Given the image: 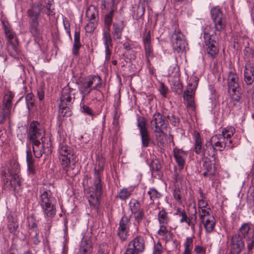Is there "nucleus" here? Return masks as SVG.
Masks as SVG:
<instances>
[{"label": "nucleus", "instance_id": "1", "mask_svg": "<svg viewBox=\"0 0 254 254\" xmlns=\"http://www.w3.org/2000/svg\"><path fill=\"white\" fill-rule=\"evenodd\" d=\"M44 8L43 12L50 15L52 12L50 7L47 6L46 7H45L41 4H33L27 11V14L29 18V31L32 36L34 37L36 42H38L41 38V32L39 28L38 19Z\"/></svg>", "mask_w": 254, "mask_h": 254}, {"label": "nucleus", "instance_id": "2", "mask_svg": "<svg viewBox=\"0 0 254 254\" xmlns=\"http://www.w3.org/2000/svg\"><path fill=\"white\" fill-rule=\"evenodd\" d=\"M92 181V186L88 188L87 191V198L91 208L97 209L100 204V197L103 193L101 176L94 175Z\"/></svg>", "mask_w": 254, "mask_h": 254}, {"label": "nucleus", "instance_id": "3", "mask_svg": "<svg viewBox=\"0 0 254 254\" xmlns=\"http://www.w3.org/2000/svg\"><path fill=\"white\" fill-rule=\"evenodd\" d=\"M194 151L197 154H201L203 156V158H209L213 159L215 162V151L216 148L213 145V141L215 140V137H212L211 139L207 141L205 144L202 146V141L200 138V134L196 132L194 136Z\"/></svg>", "mask_w": 254, "mask_h": 254}, {"label": "nucleus", "instance_id": "4", "mask_svg": "<svg viewBox=\"0 0 254 254\" xmlns=\"http://www.w3.org/2000/svg\"><path fill=\"white\" fill-rule=\"evenodd\" d=\"M38 203L45 217L53 218L56 214V200L50 190L40 191Z\"/></svg>", "mask_w": 254, "mask_h": 254}, {"label": "nucleus", "instance_id": "5", "mask_svg": "<svg viewBox=\"0 0 254 254\" xmlns=\"http://www.w3.org/2000/svg\"><path fill=\"white\" fill-rule=\"evenodd\" d=\"M204 39L206 53L212 58H214L219 53V44L216 34L210 26H207L204 28Z\"/></svg>", "mask_w": 254, "mask_h": 254}, {"label": "nucleus", "instance_id": "6", "mask_svg": "<svg viewBox=\"0 0 254 254\" xmlns=\"http://www.w3.org/2000/svg\"><path fill=\"white\" fill-rule=\"evenodd\" d=\"M59 159L62 166L65 171L67 176L72 177L75 175L76 173L71 174L69 167L70 164V159L73 155L72 149L64 143H61L59 147Z\"/></svg>", "mask_w": 254, "mask_h": 254}, {"label": "nucleus", "instance_id": "7", "mask_svg": "<svg viewBox=\"0 0 254 254\" xmlns=\"http://www.w3.org/2000/svg\"><path fill=\"white\" fill-rule=\"evenodd\" d=\"M169 36L174 51L179 53L186 51L188 44L185 36L179 28L175 26L170 32Z\"/></svg>", "mask_w": 254, "mask_h": 254}, {"label": "nucleus", "instance_id": "8", "mask_svg": "<svg viewBox=\"0 0 254 254\" xmlns=\"http://www.w3.org/2000/svg\"><path fill=\"white\" fill-rule=\"evenodd\" d=\"M145 248V242L144 237L138 235L128 243L124 254H140L144 252Z\"/></svg>", "mask_w": 254, "mask_h": 254}, {"label": "nucleus", "instance_id": "9", "mask_svg": "<svg viewBox=\"0 0 254 254\" xmlns=\"http://www.w3.org/2000/svg\"><path fill=\"white\" fill-rule=\"evenodd\" d=\"M211 18L214 24L215 30L221 32L226 27V16L218 7H215L210 11Z\"/></svg>", "mask_w": 254, "mask_h": 254}, {"label": "nucleus", "instance_id": "10", "mask_svg": "<svg viewBox=\"0 0 254 254\" xmlns=\"http://www.w3.org/2000/svg\"><path fill=\"white\" fill-rule=\"evenodd\" d=\"M45 130L37 121H33L30 125L28 137L31 142L41 141L44 142Z\"/></svg>", "mask_w": 254, "mask_h": 254}, {"label": "nucleus", "instance_id": "11", "mask_svg": "<svg viewBox=\"0 0 254 254\" xmlns=\"http://www.w3.org/2000/svg\"><path fill=\"white\" fill-rule=\"evenodd\" d=\"M137 127L139 129V133L141 136L142 145L144 147L149 146L151 142V138L149 131L146 127V119L141 116L137 119Z\"/></svg>", "mask_w": 254, "mask_h": 254}, {"label": "nucleus", "instance_id": "12", "mask_svg": "<svg viewBox=\"0 0 254 254\" xmlns=\"http://www.w3.org/2000/svg\"><path fill=\"white\" fill-rule=\"evenodd\" d=\"M166 117L160 113H156L153 116L150 122V127L154 132L163 133L168 126Z\"/></svg>", "mask_w": 254, "mask_h": 254}, {"label": "nucleus", "instance_id": "13", "mask_svg": "<svg viewBox=\"0 0 254 254\" xmlns=\"http://www.w3.org/2000/svg\"><path fill=\"white\" fill-rule=\"evenodd\" d=\"M130 217L124 215L120 219L117 230V235L121 242H125L129 236Z\"/></svg>", "mask_w": 254, "mask_h": 254}, {"label": "nucleus", "instance_id": "14", "mask_svg": "<svg viewBox=\"0 0 254 254\" xmlns=\"http://www.w3.org/2000/svg\"><path fill=\"white\" fill-rule=\"evenodd\" d=\"M229 247L234 254H240L245 249V242L240 234H236L231 237Z\"/></svg>", "mask_w": 254, "mask_h": 254}, {"label": "nucleus", "instance_id": "15", "mask_svg": "<svg viewBox=\"0 0 254 254\" xmlns=\"http://www.w3.org/2000/svg\"><path fill=\"white\" fill-rule=\"evenodd\" d=\"M73 89L69 87H65L63 89L61 93V102L59 107L71 106L73 100L72 98V91Z\"/></svg>", "mask_w": 254, "mask_h": 254}, {"label": "nucleus", "instance_id": "16", "mask_svg": "<svg viewBox=\"0 0 254 254\" xmlns=\"http://www.w3.org/2000/svg\"><path fill=\"white\" fill-rule=\"evenodd\" d=\"M197 85V83H196L193 85V87H191V85H190V86L187 88V90L185 91L184 93V99L185 101V104H187L188 107L194 108V96Z\"/></svg>", "mask_w": 254, "mask_h": 254}, {"label": "nucleus", "instance_id": "17", "mask_svg": "<svg viewBox=\"0 0 254 254\" xmlns=\"http://www.w3.org/2000/svg\"><path fill=\"white\" fill-rule=\"evenodd\" d=\"M227 80L229 92L235 91L237 89H240L238 82L239 77L235 70L228 72Z\"/></svg>", "mask_w": 254, "mask_h": 254}, {"label": "nucleus", "instance_id": "18", "mask_svg": "<svg viewBox=\"0 0 254 254\" xmlns=\"http://www.w3.org/2000/svg\"><path fill=\"white\" fill-rule=\"evenodd\" d=\"M215 162L211 158H203V168L205 170L203 173V176L205 177H209L210 179L215 176L216 171L215 167L214 165Z\"/></svg>", "mask_w": 254, "mask_h": 254}, {"label": "nucleus", "instance_id": "19", "mask_svg": "<svg viewBox=\"0 0 254 254\" xmlns=\"http://www.w3.org/2000/svg\"><path fill=\"white\" fill-rule=\"evenodd\" d=\"M92 250L91 241L87 237H83L80 242L77 254H91Z\"/></svg>", "mask_w": 254, "mask_h": 254}, {"label": "nucleus", "instance_id": "20", "mask_svg": "<svg viewBox=\"0 0 254 254\" xmlns=\"http://www.w3.org/2000/svg\"><path fill=\"white\" fill-rule=\"evenodd\" d=\"M244 80L247 85H251L254 81V67L250 63H247L246 65Z\"/></svg>", "mask_w": 254, "mask_h": 254}, {"label": "nucleus", "instance_id": "21", "mask_svg": "<svg viewBox=\"0 0 254 254\" xmlns=\"http://www.w3.org/2000/svg\"><path fill=\"white\" fill-rule=\"evenodd\" d=\"M125 27V24L124 21H121L119 23H114L113 24V31L112 34L114 36V39H121L122 37V33Z\"/></svg>", "mask_w": 254, "mask_h": 254}, {"label": "nucleus", "instance_id": "22", "mask_svg": "<svg viewBox=\"0 0 254 254\" xmlns=\"http://www.w3.org/2000/svg\"><path fill=\"white\" fill-rule=\"evenodd\" d=\"M92 90V86L86 78L81 82L79 90L80 93L82 95V100H83L85 98V97L88 95Z\"/></svg>", "mask_w": 254, "mask_h": 254}, {"label": "nucleus", "instance_id": "23", "mask_svg": "<svg viewBox=\"0 0 254 254\" xmlns=\"http://www.w3.org/2000/svg\"><path fill=\"white\" fill-rule=\"evenodd\" d=\"M32 143L33 145V152L35 157L37 158H41L45 151L44 142L35 141L34 142H32Z\"/></svg>", "mask_w": 254, "mask_h": 254}, {"label": "nucleus", "instance_id": "24", "mask_svg": "<svg viewBox=\"0 0 254 254\" xmlns=\"http://www.w3.org/2000/svg\"><path fill=\"white\" fill-rule=\"evenodd\" d=\"M3 28L5 35L7 39L8 43L14 42L13 41H18L16 34L12 31L11 27L3 22Z\"/></svg>", "mask_w": 254, "mask_h": 254}, {"label": "nucleus", "instance_id": "25", "mask_svg": "<svg viewBox=\"0 0 254 254\" xmlns=\"http://www.w3.org/2000/svg\"><path fill=\"white\" fill-rule=\"evenodd\" d=\"M80 36L79 30H75L74 35L73 44L72 49V54L74 55L77 56L79 54V50L82 46L80 43Z\"/></svg>", "mask_w": 254, "mask_h": 254}, {"label": "nucleus", "instance_id": "26", "mask_svg": "<svg viewBox=\"0 0 254 254\" xmlns=\"http://www.w3.org/2000/svg\"><path fill=\"white\" fill-rule=\"evenodd\" d=\"M241 89H237L236 91H231L229 92L231 95V100L230 104L232 105H230L231 107H233L235 106H237L238 103H241V99H242V95L240 92Z\"/></svg>", "mask_w": 254, "mask_h": 254}, {"label": "nucleus", "instance_id": "27", "mask_svg": "<svg viewBox=\"0 0 254 254\" xmlns=\"http://www.w3.org/2000/svg\"><path fill=\"white\" fill-rule=\"evenodd\" d=\"M212 137H215V139L217 138L218 139V141L213 143L214 147L216 148V151L219 150L220 151H222L225 149L226 146H229V145L225 141L224 137H223L221 134H216Z\"/></svg>", "mask_w": 254, "mask_h": 254}, {"label": "nucleus", "instance_id": "28", "mask_svg": "<svg viewBox=\"0 0 254 254\" xmlns=\"http://www.w3.org/2000/svg\"><path fill=\"white\" fill-rule=\"evenodd\" d=\"M93 90L101 88L102 82V79L99 75H91L86 78Z\"/></svg>", "mask_w": 254, "mask_h": 254}, {"label": "nucleus", "instance_id": "29", "mask_svg": "<svg viewBox=\"0 0 254 254\" xmlns=\"http://www.w3.org/2000/svg\"><path fill=\"white\" fill-rule=\"evenodd\" d=\"M207 233H211L215 226V219L213 216H209L202 222Z\"/></svg>", "mask_w": 254, "mask_h": 254}, {"label": "nucleus", "instance_id": "30", "mask_svg": "<svg viewBox=\"0 0 254 254\" xmlns=\"http://www.w3.org/2000/svg\"><path fill=\"white\" fill-rule=\"evenodd\" d=\"M12 43H7V50L11 56L16 57L18 56L19 49L18 41Z\"/></svg>", "mask_w": 254, "mask_h": 254}, {"label": "nucleus", "instance_id": "31", "mask_svg": "<svg viewBox=\"0 0 254 254\" xmlns=\"http://www.w3.org/2000/svg\"><path fill=\"white\" fill-rule=\"evenodd\" d=\"M158 220L160 224H167L170 220L168 213L166 210L162 209L159 212L158 214Z\"/></svg>", "mask_w": 254, "mask_h": 254}, {"label": "nucleus", "instance_id": "32", "mask_svg": "<svg viewBox=\"0 0 254 254\" xmlns=\"http://www.w3.org/2000/svg\"><path fill=\"white\" fill-rule=\"evenodd\" d=\"M7 218L8 219V229L10 233L15 234L18 227L16 220L13 216H8Z\"/></svg>", "mask_w": 254, "mask_h": 254}, {"label": "nucleus", "instance_id": "33", "mask_svg": "<svg viewBox=\"0 0 254 254\" xmlns=\"http://www.w3.org/2000/svg\"><path fill=\"white\" fill-rule=\"evenodd\" d=\"M101 8L102 10L107 9L115 11L116 8L115 6L114 0H101Z\"/></svg>", "mask_w": 254, "mask_h": 254}, {"label": "nucleus", "instance_id": "34", "mask_svg": "<svg viewBox=\"0 0 254 254\" xmlns=\"http://www.w3.org/2000/svg\"><path fill=\"white\" fill-rule=\"evenodd\" d=\"M114 12L113 10L107 12L104 16V24L105 29L110 30V27L113 21V17Z\"/></svg>", "mask_w": 254, "mask_h": 254}, {"label": "nucleus", "instance_id": "35", "mask_svg": "<svg viewBox=\"0 0 254 254\" xmlns=\"http://www.w3.org/2000/svg\"><path fill=\"white\" fill-rule=\"evenodd\" d=\"M103 41L105 47H113V44L110 34V30H104L103 32Z\"/></svg>", "mask_w": 254, "mask_h": 254}, {"label": "nucleus", "instance_id": "36", "mask_svg": "<svg viewBox=\"0 0 254 254\" xmlns=\"http://www.w3.org/2000/svg\"><path fill=\"white\" fill-rule=\"evenodd\" d=\"M147 194L149 195L151 201L150 204H153L155 200L160 198L162 196L161 193L154 188L149 189L147 191Z\"/></svg>", "mask_w": 254, "mask_h": 254}, {"label": "nucleus", "instance_id": "37", "mask_svg": "<svg viewBox=\"0 0 254 254\" xmlns=\"http://www.w3.org/2000/svg\"><path fill=\"white\" fill-rule=\"evenodd\" d=\"M149 167L152 174L156 173L158 174L161 168V163L158 159H153L150 163Z\"/></svg>", "mask_w": 254, "mask_h": 254}, {"label": "nucleus", "instance_id": "38", "mask_svg": "<svg viewBox=\"0 0 254 254\" xmlns=\"http://www.w3.org/2000/svg\"><path fill=\"white\" fill-rule=\"evenodd\" d=\"M13 97L14 94L11 92H9L5 94L3 100L2 106L11 109Z\"/></svg>", "mask_w": 254, "mask_h": 254}, {"label": "nucleus", "instance_id": "39", "mask_svg": "<svg viewBox=\"0 0 254 254\" xmlns=\"http://www.w3.org/2000/svg\"><path fill=\"white\" fill-rule=\"evenodd\" d=\"M174 155L175 160L179 166L180 170H182L185 164V160L182 156L181 155L180 152L179 150H176L175 149L174 150Z\"/></svg>", "mask_w": 254, "mask_h": 254}, {"label": "nucleus", "instance_id": "40", "mask_svg": "<svg viewBox=\"0 0 254 254\" xmlns=\"http://www.w3.org/2000/svg\"><path fill=\"white\" fill-rule=\"evenodd\" d=\"M129 205L132 213L142 209L140 207V203L135 199L130 200Z\"/></svg>", "mask_w": 254, "mask_h": 254}, {"label": "nucleus", "instance_id": "41", "mask_svg": "<svg viewBox=\"0 0 254 254\" xmlns=\"http://www.w3.org/2000/svg\"><path fill=\"white\" fill-rule=\"evenodd\" d=\"M10 111L11 109L2 106L0 112V124H2L4 122L6 118L9 116Z\"/></svg>", "mask_w": 254, "mask_h": 254}, {"label": "nucleus", "instance_id": "42", "mask_svg": "<svg viewBox=\"0 0 254 254\" xmlns=\"http://www.w3.org/2000/svg\"><path fill=\"white\" fill-rule=\"evenodd\" d=\"M250 230V228L249 225L247 224H244L239 229V233L242 237V239H247L249 237H248L249 231Z\"/></svg>", "mask_w": 254, "mask_h": 254}, {"label": "nucleus", "instance_id": "43", "mask_svg": "<svg viewBox=\"0 0 254 254\" xmlns=\"http://www.w3.org/2000/svg\"><path fill=\"white\" fill-rule=\"evenodd\" d=\"M10 175L11 177L10 181V184L11 186L15 190L17 187H19L21 185L19 177L17 174H12L10 173Z\"/></svg>", "mask_w": 254, "mask_h": 254}, {"label": "nucleus", "instance_id": "44", "mask_svg": "<svg viewBox=\"0 0 254 254\" xmlns=\"http://www.w3.org/2000/svg\"><path fill=\"white\" fill-rule=\"evenodd\" d=\"M25 100L27 108L30 110L35 105V98L34 94L32 93L27 94L25 96Z\"/></svg>", "mask_w": 254, "mask_h": 254}, {"label": "nucleus", "instance_id": "45", "mask_svg": "<svg viewBox=\"0 0 254 254\" xmlns=\"http://www.w3.org/2000/svg\"><path fill=\"white\" fill-rule=\"evenodd\" d=\"M235 132V129L231 127H227L224 128L222 131V134H221L225 140V138H229L233 135Z\"/></svg>", "mask_w": 254, "mask_h": 254}, {"label": "nucleus", "instance_id": "46", "mask_svg": "<svg viewBox=\"0 0 254 254\" xmlns=\"http://www.w3.org/2000/svg\"><path fill=\"white\" fill-rule=\"evenodd\" d=\"M175 215L180 217V222L181 223H185V221H187L188 217L185 210L180 208H177Z\"/></svg>", "mask_w": 254, "mask_h": 254}, {"label": "nucleus", "instance_id": "47", "mask_svg": "<svg viewBox=\"0 0 254 254\" xmlns=\"http://www.w3.org/2000/svg\"><path fill=\"white\" fill-rule=\"evenodd\" d=\"M71 106H65V107H59V114L60 116L63 117H69L71 115L70 110Z\"/></svg>", "mask_w": 254, "mask_h": 254}, {"label": "nucleus", "instance_id": "48", "mask_svg": "<svg viewBox=\"0 0 254 254\" xmlns=\"http://www.w3.org/2000/svg\"><path fill=\"white\" fill-rule=\"evenodd\" d=\"M97 14L98 11L95 8H94L93 10L89 9L86 11V16L88 17L89 22H97L96 16Z\"/></svg>", "mask_w": 254, "mask_h": 254}, {"label": "nucleus", "instance_id": "49", "mask_svg": "<svg viewBox=\"0 0 254 254\" xmlns=\"http://www.w3.org/2000/svg\"><path fill=\"white\" fill-rule=\"evenodd\" d=\"M132 214H134L135 220L137 222V224L139 225L140 222H141L144 217V214L143 209H142L136 212H133Z\"/></svg>", "mask_w": 254, "mask_h": 254}, {"label": "nucleus", "instance_id": "50", "mask_svg": "<svg viewBox=\"0 0 254 254\" xmlns=\"http://www.w3.org/2000/svg\"><path fill=\"white\" fill-rule=\"evenodd\" d=\"M104 168V160L101 159L99 161V163L98 166H96L94 168V175H98L99 176H101V172L103 170Z\"/></svg>", "mask_w": 254, "mask_h": 254}, {"label": "nucleus", "instance_id": "51", "mask_svg": "<svg viewBox=\"0 0 254 254\" xmlns=\"http://www.w3.org/2000/svg\"><path fill=\"white\" fill-rule=\"evenodd\" d=\"M131 195V192L127 189H123L119 194V197L122 200H126Z\"/></svg>", "mask_w": 254, "mask_h": 254}, {"label": "nucleus", "instance_id": "52", "mask_svg": "<svg viewBox=\"0 0 254 254\" xmlns=\"http://www.w3.org/2000/svg\"><path fill=\"white\" fill-rule=\"evenodd\" d=\"M166 224H160V229L158 230V234L159 235L164 236L167 234H169L170 237L173 236V233L167 230Z\"/></svg>", "mask_w": 254, "mask_h": 254}, {"label": "nucleus", "instance_id": "53", "mask_svg": "<svg viewBox=\"0 0 254 254\" xmlns=\"http://www.w3.org/2000/svg\"><path fill=\"white\" fill-rule=\"evenodd\" d=\"M199 211L200 213V219L201 222H204V221L205 219V217L211 216L210 214V209H205V208H200Z\"/></svg>", "mask_w": 254, "mask_h": 254}, {"label": "nucleus", "instance_id": "54", "mask_svg": "<svg viewBox=\"0 0 254 254\" xmlns=\"http://www.w3.org/2000/svg\"><path fill=\"white\" fill-rule=\"evenodd\" d=\"M27 171L29 175H34L36 174V171L34 164V161L27 162Z\"/></svg>", "mask_w": 254, "mask_h": 254}, {"label": "nucleus", "instance_id": "55", "mask_svg": "<svg viewBox=\"0 0 254 254\" xmlns=\"http://www.w3.org/2000/svg\"><path fill=\"white\" fill-rule=\"evenodd\" d=\"M97 24V22L89 21L85 27L86 32L88 33L93 32L96 29Z\"/></svg>", "mask_w": 254, "mask_h": 254}, {"label": "nucleus", "instance_id": "56", "mask_svg": "<svg viewBox=\"0 0 254 254\" xmlns=\"http://www.w3.org/2000/svg\"><path fill=\"white\" fill-rule=\"evenodd\" d=\"M192 238L188 237L186 239V241L185 243L184 244L185 246V250L184 251H191L193 248V244H192Z\"/></svg>", "mask_w": 254, "mask_h": 254}, {"label": "nucleus", "instance_id": "57", "mask_svg": "<svg viewBox=\"0 0 254 254\" xmlns=\"http://www.w3.org/2000/svg\"><path fill=\"white\" fill-rule=\"evenodd\" d=\"M63 22L64 26V28L66 30L67 34H68L69 38H71L70 30V22L65 17L63 18Z\"/></svg>", "mask_w": 254, "mask_h": 254}, {"label": "nucleus", "instance_id": "58", "mask_svg": "<svg viewBox=\"0 0 254 254\" xmlns=\"http://www.w3.org/2000/svg\"><path fill=\"white\" fill-rule=\"evenodd\" d=\"M246 241H247V249L248 252L250 253L254 248V235L253 236L252 238L249 237L246 239Z\"/></svg>", "mask_w": 254, "mask_h": 254}, {"label": "nucleus", "instance_id": "59", "mask_svg": "<svg viewBox=\"0 0 254 254\" xmlns=\"http://www.w3.org/2000/svg\"><path fill=\"white\" fill-rule=\"evenodd\" d=\"M159 91L163 97H166L167 94L169 91V89L168 87L165 85L164 83L160 82V86L159 87Z\"/></svg>", "mask_w": 254, "mask_h": 254}, {"label": "nucleus", "instance_id": "60", "mask_svg": "<svg viewBox=\"0 0 254 254\" xmlns=\"http://www.w3.org/2000/svg\"><path fill=\"white\" fill-rule=\"evenodd\" d=\"M166 117L174 126L176 127L179 124V119L173 114L169 115Z\"/></svg>", "mask_w": 254, "mask_h": 254}, {"label": "nucleus", "instance_id": "61", "mask_svg": "<svg viewBox=\"0 0 254 254\" xmlns=\"http://www.w3.org/2000/svg\"><path fill=\"white\" fill-rule=\"evenodd\" d=\"M81 110L82 113H84L89 116H94V113L92 110L88 106L83 105L81 107Z\"/></svg>", "mask_w": 254, "mask_h": 254}, {"label": "nucleus", "instance_id": "62", "mask_svg": "<svg viewBox=\"0 0 254 254\" xmlns=\"http://www.w3.org/2000/svg\"><path fill=\"white\" fill-rule=\"evenodd\" d=\"M144 49L145 51V55L147 59V61L149 62V57H153V51L151 45L144 46Z\"/></svg>", "mask_w": 254, "mask_h": 254}, {"label": "nucleus", "instance_id": "63", "mask_svg": "<svg viewBox=\"0 0 254 254\" xmlns=\"http://www.w3.org/2000/svg\"><path fill=\"white\" fill-rule=\"evenodd\" d=\"M113 47H105V62H109L110 60L112 49Z\"/></svg>", "mask_w": 254, "mask_h": 254}, {"label": "nucleus", "instance_id": "64", "mask_svg": "<svg viewBox=\"0 0 254 254\" xmlns=\"http://www.w3.org/2000/svg\"><path fill=\"white\" fill-rule=\"evenodd\" d=\"M143 41L144 46L151 45V35L149 31L147 33L146 35L143 37Z\"/></svg>", "mask_w": 254, "mask_h": 254}]
</instances>
